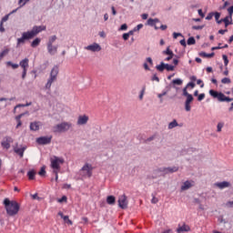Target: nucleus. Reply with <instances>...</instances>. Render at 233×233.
<instances>
[{"label": "nucleus", "instance_id": "27", "mask_svg": "<svg viewBox=\"0 0 233 233\" xmlns=\"http://www.w3.org/2000/svg\"><path fill=\"white\" fill-rule=\"evenodd\" d=\"M106 203H107V205H116V197L108 196L106 198Z\"/></svg>", "mask_w": 233, "mask_h": 233}, {"label": "nucleus", "instance_id": "58", "mask_svg": "<svg viewBox=\"0 0 233 233\" xmlns=\"http://www.w3.org/2000/svg\"><path fill=\"white\" fill-rule=\"evenodd\" d=\"M26 113H22L15 116V121H21V117H23Z\"/></svg>", "mask_w": 233, "mask_h": 233}, {"label": "nucleus", "instance_id": "2", "mask_svg": "<svg viewBox=\"0 0 233 233\" xmlns=\"http://www.w3.org/2000/svg\"><path fill=\"white\" fill-rule=\"evenodd\" d=\"M5 208L7 216H15L19 212V203L15 200H10L9 198L4 199Z\"/></svg>", "mask_w": 233, "mask_h": 233}, {"label": "nucleus", "instance_id": "59", "mask_svg": "<svg viewBox=\"0 0 233 233\" xmlns=\"http://www.w3.org/2000/svg\"><path fill=\"white\" fill-rule=\"evenodd\" d=\"M152 81H157V83H159V77L157 76V75H154L151 78Z\"/></svg>", "mask_w": 233, "mask_h": 233}, {"label": "nucleus", "instance_id": "32", "mask_svg": "<svg viewBox=\"0 0 233 233\" xmlns=\"http://www.w3.org/2000/svg\"><path fill=\"white\" fill-rule=\"evenodd\" d=\"M188 87H184L183 88V90H182V92H183V96H185V97H187V99H188V98H190V97H194L192 95H190L189 93H188V91L187 90Z\"/></svg>", "mask_w": 233, "mask_h": 233}, {"label": "nucleus", "instance_id": "61", "mask_svg": "<svg viewBox=\"0 0 233 233\" xmlns=\"http://www.w3.org/2000/svg\"><path fill=\"white\" fill-rule=\"evenodd\" d=\"M27 70H28V69H23V72H22V79H25Z\"/></svg>", "mask_w": 233, "mask_h": 233}, {"label": "nucleus", "instance_id": "41", "mask_svg": "<svg viewBox=\"0 0 233 233\" xmlns=\"http://www.w3.org/2000/svg\"><path fill=\"white\" fill-rule=\"evenodd\" d=\"M63 219H64L65 223H67V225H72V220H70L68 216H64Z\"/></svg>", "mask_w": 233, "mask_h": 233}, {"label": "nucleus", "instance_id": "22", "mask_svg": "<svg viewBox=\"0 0 233 233\" xmlns=\"http://www.w3.org/2000/svg\"><path fill=\"white\" fill-rule=\"evenodd\" d=\"M176 127H182L181 124L177 123V120L173 119L167 126L168 130H172V128H176Z\"/></svg>", "mask_w": 233, "mask_h": 233}, {"label": "nucleus", "instance_id": "9", "mask_svg": "<svg viewBox=\"0 0 233 233\" xmlns=\"http://www.w3.org/2000/svg\"><path fill=\"white\" fill-rule=\"evenodd\" d=\"M37 145H50L52 143V136L40 137L36 138Z\"/></svg>", "mask_w": 233, "mask_h": 233}, {"label": "nucleus", "instance_id": "21", "mask_svg": "<svg viewBox=\"0 0 233 233\" xmlns=\"http://www.w3.org/2000/svg\"><path fill=\"white\" fill-rule=\"evenodd\" d=\"M28 63H29L28 58H25L20 61L18 66H21V68H23V70H28Z\"/></svg>", "mask_w": 233, "mask_h": 233}, {"label": "nucleus", "instance_id": "15", "mask_svg": "<svg viewBox=\"0 0 233 233\" xmlns=\"http://www.w3.org/2000/svg\"><path fill=\"white\" fill-rule=\"evenodd\" d=\"M177 233L190 232V226L183 224L177 228Z\"/></svg>", "mask_w": 233, "mask_h": 233}, {"label": "nucleus", "instance_id": "13", "mask_svg": "<svg viewBox=\"0 0 233 233\" xmlns=\"http://www.w3.org/2000/svg\"><path fill=\"white\" fill-rule=\"evenodd\" d=\"M214 187H217L218 188L223 190V188H228V187H230V183L227 181L217 182L214 184Z\"/></svg>", "mask_w": 233, "mask_h": 233}, {"label": "nucleus", "instance_id": "46", "mask_svg": "<svg viewBox=\"0 0 233 233\" xmlns=\"http://www.w3.org/2000/svg\"><path fill=\"white\" fill-rule=\"evenodd\" d=\"M39 176H45L46 174V170L45 169V167H41L40 171L38 172Z\"/></svg>", "mask_w": 233, "mask_h": 233}, {"label": "nucleus", "instance_id": "62", "mask_svg": "<svg viewBox=\"0 0 233 233\" xmlns=\"http://www.w3.org/2000/svg\"><path fill=\"white\" fill-rule=\"evenodd\" d=\"M122 37H123L124 41H128V37H130V36H129V35H127V33H125V34H123Z\"/></svg>", "mask_w": 233, "mask_h": 233}, {"label": "nucleus", "instance_id": "11", "mask_svg": "<svg viewBox=\"0 0 233 233\" xmlns=\"http://www.w3.org/2000/svg\"><path fill=\"white\" fill-rule=\"evenodd\" d=\"M11 143H14V138H12V137H5L1 142V147L5 148V150H8Z\"/></svg>", "mask_w": 233, "mask_h": 233}, {"label": "nucleus", "instance_id": "29", "mask_svg": "<svg viewBox=\"0 0 233 233\" xmlns=\"http://www.w3.org/2000/svg\"><path fill=\"white\" fill-rule=\"evenodd\" d=\"M27 177H28V179H30L31 181L35 179V170H34V169L29 170L27 172Z\"/></svg>", "mask_w": 233, "mask_h": 233}, {"label": "nucleus", "instance_id": "7", "mask_svg": "<svg viewBox=\"0 0 233 233\" xmlns=\"http://www.w3.org/2000/svg\"><path fill=\"white\" fill-rule=\"evenodd\" d=\"M63 163H65V159L54 157V158H51V168L59 172V170H61V165H63Z\"/></svg>", "mask_w": 233, "mask_h": 233}, {"label": "nucleus", "instance_id": "53", "mask_svg": "<svg viewBox=\"0 0 233 233\" xmlns=\"http://www.w3.org/2000/svg\"><path fill=\"white\" fill-rule=\"evenodd\" d=\"M197 85H200V88H203L205 86V83H203V80L198 79Z\"/></svg>", "mask_w": 233, "mask_h": 233}, {"label": "nucleus", "instance_id": "63", "mask_svg": "<svg viewBox=\"0 0 233 233\" xmlns=\"http://www.w3.org/2000/svg\"><path fill=\"white\" fill-rule=\"evenodd\" d=\"M157 201H159V199H157V198L153 196V198L151 199V203H153V205H156V203H157Z\"/></svg>", "mask_w": 233, "mask_h": 233}, {"label": "nucleus", "instance_id": "51", "mask_svg": "<svg viewBox=\"0 0 233 233\" xmlns=\"http://www.w3.org/2000/svg\"><path fill=\"white\" fill-rule=\"evenodd\" d=\"M228 12L229 14V19H232V14H233V5L228 8Z\"/></svg>", "mask_w": 233, "mask_h": 233}, {"label": "nucleus", "instance_id": "39", "mask_svg": "<svg viewBox=\"0 0 233 233\" xmlns=\"http://www.w3.org/2000/svg\"><path fill=\"white\" fill-rule=\"evenodd\" d=\"M222 59L224 61L225 66H228V56H227V55H223Z\"/></svg>", "mask_w": 233, "mask_h": 233}, {"label": "nucleus", "instance_id": "28", "mask_svg": "<svg viewBox=\"0 0 233 233\" xmlns=\"http://www.w3.org/2000/svg\"><path fill=\"white\" fill-rule=\"evenodd\" d=\"M6 66H11L13 70H17L19 68V64H14L12 61L5 62Z\"/></svg>", "mask_w": 233, "mask_h": 233}, {"label": "nucleus", "instance_id": "12", "mask_svg": "<svg viewBox=\"0 0 233 233\" xmlns=\"http://www.w3.org/2000/svg\"><path fill=\"white\" fill-rule=\"evenodd\" d=\"M85 50H88L89 52H101V46L97 43H94L93 45L86 46Z\"/></svg>", "mask_w": 233, "mask_h": 233}, {"label": "nucleus", "instance_id": "35", "mask_svg": "<svg viewBox=\"0 0 233 233\" xmlns=\"http://www.w3.org/2000/svg\"><path fill=\"white\" fill-rule=\"evenodd\" d=\"M228 19H230V16H226L225 18L221 19V21H223V23H225V26L227 28V26H228V25H231L232 23H230L228 21Z\"/></svg>", "mask_w": 233, "mask_h": 233}, {"label": "nucleus", "instance_id": "4", "mask_svg": "<svg viewBox=\"0 0 233 233\" xmlns=\"http://www.w3.org/2000/svg\"><path fill=\"white\" fill-rule=\"evenodd\" d=\"M209 96L214 99H218L219 103H230V101H233V98H230L225 96L222 92H218L214 89L209 90Z\"/></svg>", "mask_w": 233, "mask_h": 233}, {"label": "nucleus", "instance_id": "47", "mask_svg": "<svg viewBox=\"0 0 233 233\" xmlns=\"http://www.w3.org/2000/svg\"><path fill=\"white\" fill-rule=\"evenodd\" d=\"M213 17H214V12H211V13H209V14L206 16V20H207V21H210Z\"/></svg>", "mask_w": 233, "mask_h": 233}, {"label": "nucleus", "instance_id": "33", "mask_svg": "<svg viewBox=\"0 0 233 233\" xmlns=\"http://www.w3.org/2000/svg\"><path fill=\"white\" fill-rule=\"evenodd\" d=\"M172 85H177L178 86H181V85H183V80L181 78H176L172 80Z\"/></svg>", "mask_w": 233, "mask_h": 233}, {"label": "nucleus", "instance_id": "18", "mask_svg": "<svg viewBox=\"0 0 233 233\" xmlns=\"http://www.w3.org/2000/svg\"><path fill=\"white\" fill-rule=\"evenodd\" d=\"M57 48H58L57 46H54V45H52L51 46H47V52L48 54H50V56H56V54H57Z\"/></svg>", "mask_w": 233, "mask_h": 233}, {"label": "nucleus", "instance_id": "36", "mask_svg": "<svg viewBox=\"0 0 233 233\" xmlns=\"http://www.w3.org/2000/svg\"><path fill=\"white\" fill-rule=\"evenodd\" d=\"M187 45L188 46L196 45V38H194L193 36L189 37L187 39Z\"/></svg>", "mask_w": 233, "mask_h": 233}, {"label": "nucleus", "instance_id": "30", "mask_svg": "<svg viewBox=\"0 0 233 233\" xmlns=\"http://www.w3.org/2000/svg\"><path fill=\"white\" fill-rule=\"evenodd\" d=\"M56 41H57L56 35L50 36L47 42V46H51L52 45H54V43H56Z\"/></svg>", "mask_w": 233, "mask_h": 233}, {"label": "nucleus", "instance_id": "48", "mask_svg": "<svg viewBox=\"0 0 233 233\" xmlns=\"http://www.w3.org/2000/svg\"><path fill=\"white\" fill-rule=\"evenodd\" d=\"M177 37H183V35L181 33H173V38L177 39Z\"/></svg>", "mask_w": 233, "mask_h": 233}, {"label": "nucleus", "instance_id": "31", "mask_svg": "<svg viewBox=\"0 0 233 233\" xmlns=\"http://www.w3.org/2000/svg\"><path fill=\"white\" fill-rule=\"evenodd\" d=\"M40 44H41V38H35V39L31 43V46H32V48H36V46H39Z\"/></svg>", "mask_w": 233, "mask_h": 233}, {"label": "nucleus", "instance_id": "40", "mask_svg": "<svg viewBox=\"0 0 233 233\" xmlns=\"http://www.w3.org/2000/svg\"><path fill=\"white\" fill-rule=\"evenodd\" d=\"M221 83H222L223 85H228V84H230V78H228V77H224V78L221 79Z\"/></svg>", "mask_w": 233, "mask_h": 233}, {"label": "nucleus", "instance_id": "38", "mask_svg": "<svg viewBox=\"0 0 233 233\" xmlns=\"http://www.w3.org/2000/svg\"><path fill=\"white\" fill-rule=\"evenodd\" d=\"M163 54H165L166 56H172V55H174V52H172V50H170V47H167V49L165 51H163Z\"/></svg>", "mask_w": 233, "mask_h": 233}, {"label": "nucleus", "instance_id": "37", "mask_svg": "<svg viewBox=\"0 0 233 233\" xmlns=\"http://www.w3.org/2000/svg\"><path fill=\"white\" fill-rule=\"evenodd\" d=\"M223 127H225V123L219 122L217 126V132H221Z\"/></svg>", "mask_w": 233, "mask_h": 233}, {"label": "nucleus", "instance_id": "34", "mask_svg": "<svg viewBox=\"0 0 233 233\" xmlns=\"http://www.w3.org/2000/svg\"><path fill=\"white\" fill-rule=\"evenodd\" d=\"M200 56V57H212L215 54L214 53H211V54H207L206 52H200L198 54Z\"/></svg>", "mask_w": 233, "mask_h": 233}, {"label": "nucleus", "instance_id": "24", "mask_svg": "<svg viewBox=\"0 0 233 233\" xmlns=\"http://www.w3.org/2000/svg\"><path fill=\"white\" fill-rule=\"evenodd\" d=\"M188 188H192V183L190 181L187 180L181 186V190H188Z\"/></svg>", "mask_w": 233, "mask_h": 233}, {"label": "nucleus", "instance_id": "25", "mask_svg": "<svg viewBox=\"0 0 233 233\" xmlns=\"http://www.w3.org/2000/svg\"><path fill=\"white\" fill-rule=\"evenodd\" d=\"M10 54V49L8 47H5V49L0 52V61H3V58L5 57V56H8Z\"/></svg>", "mask_w": 233, "mask_h": 233}, {"label": "nucleus", "instance_id": "56", "mask_svg": "<svg viewBox=\"0 0 233 233\" xmlns=\"http://www.w3.org/2000/svg\"><path fill=\"white\" fill-rule=\"evenodd\" d=\"M214 15H215V19H216V21H218V20H219V18L221 17V13H218V12H216V13H214Z\"/></svg>", "mask_w": 233, "mask_h": 233}, {"label": "nucleus", "instance_id": "3", "mask_svg": "<svg viewBox=\"0 0 233 233\" xmlns=\"http://www.w3.org/2000/svg\"><path fill=\"white\" fill-rule=\"evenodd\" d=\"M57 76H59V66H54V67L50 71L49 77L47 78V81L46 83V90H50V88H52V84L57 81Z\"/></svg>", "mask_w": 233, "mask_h": 233}, {"label": "nucleus", "instance_id": "10", "mask_svg": "<svg viewBox=\"0 0 233 233\" xmlns=\"http://www.w3.org/2000/svg\"><path fill=\"white\" fill-rule=\"evenodd\" d=\"M118 207L123 209L128 208V200L127 199V195H121L118 198Z\"/></svg>", "mask_w": 233, "mask_h": 233}, {"label": "nucleus", "instance_id": "17", "mask_svg": "<svg viewBox=\"0 0 233 233\" xmlns=\"http://www.w3.org/2000/svg\"><path fill=\"white\" fill-rule=\"evenodd\" d=\"M86 123H88V116L84 115L78 116L77 125H86Z\"/></svg>", "mask_w": 233, "mask_h": 233}, {"label": "nucleus", "instance_id": "14", "mask_svg": "<svg viewBox=\"0 0 233 233\" xmlns=\"http://www.w3.org/2000/svg\"><path fill=\"white\" fill-rule=\"evenodd\" d=\"M156 23H159L158 18H149L147 19V25H148V26H154L155 30H159V27L156 25Z\"/></svg>", "mask_w": 233, "mask_h": 233}, {"label": "nucleus", "instance_id": "52", "mask_svg": "<svg viewBox=\"0 0 233 233\" xmlns=\"http://www.w3.org/2000/svg\"><path fill=\"white\" fill-rule=\"evenodd\" d=\"M195 86H196V84L194 82H189L186 86L187 88L188 87L195 88Z\"/></svg>", "mask_w": 233, "mask_h": 233}, {"label": "nucleus", "instance_id": "64", "mask_svg": "<svg viewBox=\"0 0 233 233\" xmlns=\"http://www.w3.org/2000/svg\"><path fill=\"white\" fill-rule=\"evenodd\" d=\"M63 201H66V196H63L61 198L58 199V203H63Z\"/></svg>", "mask_w": 233, "mask_h": 233}, {"label": "nucleus", "instance_id": "5", "mask_svg": "<svg viewBox=\"0 0 233 233\" xmlns=\"http://www.w3.org/2000/svg\"><path fill=\"white\" fill-rule=\"evenodd\" d=\"M71 127L72 124H70L69 122H62L53 127L52 130L54 134H61L63 132H68Z\"/></svg>", "mask_w": 233, "mask_h": 233}, {"label": "nucleus", "instance_id": "50", "mask_svg": "<svg viewBox=\"0 0 233 233\" xmlns=\"http://www.w3.org/2000/svg\"><path fill=\"white\" fill-rule=\"evenodd\" d=\"M146 61L150 65V66H154V61L152 60V57L146 58Z\"/></svg>", "mask_w": 233, "mask_h": 233}, {"label": "nucleus", "instance_id": "20", "mask_svg": "<svg viewBox=\"0 0 233 233\" xmlns=\"http://www.w3.org/2000/svg\"><path fill=\"white\" fill-rule=\"evenodd\" d=\"M14 150L15 154L19 155L20 157H23L25 156V150H26V147H15Z\"/></svg>", "mask_w": 233, "mask_h": 233}, {"label": "nucleus", "instance_id": "8", "mask_svg": "<svg viewBox=\"0 0 233 233\" xmlns=\"http://www.w3.org/2000/svg\"><path fill=\"white\" fill-rule=\"evenodd\" d=\"M174 66L165 64L164 62H161L160 65L156 66V69L158 72H164L165 70H167V72H174Z\"/></svg>", "mask_w": 233, "mask_h": 233}, {"label": "nucleus", "instance_id": "19", "mask_svg": "<svg viewBox=\"0 0 233 233\" xmlns=\"http://www.w3.org/2000/svg\"><path fill=\"white\" fill-rule=\"evenodd\" d=\"M40 125H41V122H31L30 126H29V128L33 132H37V130H39Z\"/></svg>", "mask_w": 233, "mask_h": 233}, {"label": "nucleus", "instance_id": "6", "mask_svg": "<svg viewBox=\"0 0 233 233\" xmlns=\"http://www.w3.org/2000/svg\"><path fill=\"white\" fill-rule=\"evenodd\" d=\"M93 170H94V167H92V164L86 163L81 168L82 177H92Z\"/></svg>", "mask_w": 233, "mask_h": 233}, {"label": "nucleus", "instance_id": "44", "mask_svg": "<svg viewBox=\"0 0 233 233\" xmlns=\"http://www.w3.org/2000/svg\"><path fill=\"white\" fill-rule=\"evenodd\" d=\"M143 28V24L137 25L136 27L133 28L134 32H139Z\"/></svg>", "mask_w": 233, "mask_h": 233}, {"label": "nucleus", "instance_id": "43", "mask_svg": "<svg viewBox=\"0 0 233 233\" xmlns=\"http://www.w3.org/2000/svg\"><path fill=\"white\" fill-rule=\"evenodd\" d=\"M205 28V25H193L192 30H203Z\"/></svg>", "mask_w": 233, "mask_h": 233}, {"label": "nucleus", "instance_id": "23", "mask_svg": "<svg viewBox=\"0 0 233 233\" xmlns=\"http://www.w3.org/2000/svg\"><path fill=\"white\" fill-rule=\"evenodd\" d=\"M177 170H179L178 167H166V175L167 174H174V172H177Z\"/></svg>", "mask_w": 233, "mask_h": 233}, {"label": "nucleus", "instance_id": "26", "mask_svg": "<svg viewBox=\"0 0 233 233\" xmlns=\"http://www.w3.org/2000/svg\"><path fill=\"white\" fill-rule=\"evenodd\" d=\"M155 174H162V176H167V167H158L154 170Z\"/></svg>", "mask_w": 233, "mask_h": 233}, {"label": "nucleus", "instance_id": "54", "mask_svg": "<svg viewBox=\"0 0 233 233\" xmlns=\"http://www.w3.org/2000/svg\"><path fill=\"white\" fill-rule=\"evenodd\" d=\"M226 207H228V208H233V200L232 201H228L226 203Z\"/></svg>", "mask_w": 233, "mask_h": 233}, {"label": "nucleus", "instance_id": "57", "mask_svg": "<svg viewBox=\"0 0 233 233\" xmlns=\"http://www.w3.org/2000/svg\"><path fill=\"white\" fill-rule=\"evenodd\" d=\"M8 17H10V15H5V16L2 18V20H1L0 23H6V21H8Z\"/></svg>", "mask_w": 233, "mask_h": 233}, {"label": "nucleus", "instance_id": "42", "mask_svg": "<svg viewBox=\"0 0 233 233\" xmlns=\"http://www.w3.org/2000/svg\"><path fill=\"white\" fill-rule=\"evenodd\" d=\"M145 90H147V87L144 86L142 87V90H141L140 95H139V99L140 100L143 99V96H145Z\"/></svg>", "mask_w": 233, "mask_h": 233}, {"label": "nucleus", "instance_id": "16", "mask_svg": "<svg viewBox=\"0 0 233 233\" xmlns=\"http://www.w3.org/2000/svg\"><path fill=\"white\" fill-rule=\"evenodd\" d=\"M194 101V96L187 98L185 101V110L186 112H190L192 110V106H190V103Z\"/></svg>", "mask_w": 233, "mask_h": 233}, {"label": "nucleus", "instance_id": "45", "mask_svg": "<svg viewBox=\"0 0 233 233\" xmlns=\"http://www.w3.org/2000/svg\"><path fill=\"white\" fill-rule=\"evenodd\" d=\"M172 57H176L177 59H179L178 56L176 55H168L167 57H166L165 61H170V59H172Z\"/></svg>", "mask_w": 233, "mask_h": 233}, {"label": "nucleus", "instance_id": "1", "mask_svg": "<svg viewBox=\"0 0 233 233\" xmlns=\"http://www.w3.org/2000/svg\"><path fill=\"white\" fill-rule=\"evenodd\" d=\"M46 30V25H35L33 26L31 31L24 32L22 34V37L17 38L16 46L19 47L21 45H25V41H28L30 39H34L35 35L41 34V32H45Z\"/></svg>", "mask_w": 233, "mask_h": 233}, {"label": "nucleus", "instance_id": "49", "mask_svg": "<svg viewBox=\"0 0 233 233\" xmlns=\"http://www.w3.org/2000/svg\"><path fill=\"white\" fill-rule=\"evenodd\" d=\"M30 0H19L18 5H21V6H25Z\"/></svg>", "mask_w": 233, "mask_h": 233}, {"label": "nucleus", "instance_id": "55", "mask_svg": "<svg viewBox=\"0 0 233 233\" xmlns=\"http://www.w3.org/2000/svg\"><path fill=\"white\" fill-rule=\"evenodd\" d=\"M203 99H205V93H202L198 96V101H203Z\"/></svg>", "mask_w": 233, "mask_h": 233}, {"label": "nucleus", "instance_id": "60", "mask_svg": "<svg viewBox=\"0 0 233 233\" xmlns=\"http://www.w3.org/2000/svg\"><path fill=\"white\" fill-rule=\"evenodd\" d=\"M127 28H128V25H127V24H123L121 26H120V28H119V30H127Z\"/></svg>", "mask_w": 233, "mask_h": 233}]
</instances>
